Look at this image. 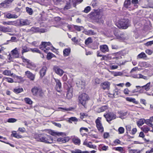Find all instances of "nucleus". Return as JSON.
<instances>
[{
    "mask_svg": "<svg viewBox=\"0 0 153 153\" xmlns=\"http://www.w3.org/2000/svg\"><path fill=\"white\" fill-rule=\"evenodd\" d=\"M38 141L46 143H53V138L51 136L45 134H40L38 135Z\"/></svg>",
    "mask_w": 153,
    "mask_h": 153,
    "instance_id": "nucleus-1",
    "label": "nucleus"
},
{
    "mask_svg": "<svg viewBox=\"0 0 153 153\" xmlns=\"http://www.w3.org/2000/svg\"><path fill=\"white\" fill-rule=\"evenodd\" d=\"M89 97L87 94L83 93L80 94L78 97L79 104L86 107V104L89 100Z\"/></svg>",
    "mask_w": 153,
    "mask_h": 153,
    "instance_id": "nucleus-2",
    "label": "nucleus"
},
{
    "mask_svg": "<svg viewBox=\"0 0 153 153\" xmlns=\"http://www.w3.org/2000/svg\"><path fill=\"white\" fill-rule=\"evenodd\" d=\"M129 22L127 19H121L117 23V27L120 28L126 29L129 26Z\"/></svg>",
    "mask_w": 153,
    "mask_h": 153,
    "instance_id": "nucleus-3",
    "label": "nucleus"
},
{
    "mask_svg": "<svg viewBox=\"0 0 153 153\" xmlns=\"http://www.w3.org/2000/svg\"><path fill=\"white\" fill-rule=\"evenodd\" d=\"M90 17L93 19L96 20L103 23V21H101V19L102 17L100 13L98 11L92 12L90 13Z\"/></svg>",
    "mask_w": 153,
    "mask_h": 153,
    "instance_id": "nucleus-4",
    "label": "nucleus"
},
{
    "mask_svg": "<svg viewBox=\"0 0 153 153\" xmlns=\"http://www.w3.org/2000/svg\"><path fill=\"white\" fill-rule=\"evenodd\" d=\"M31 92L33 95L41 97L43 94L42 89L39 87H34L32 89Z\"/></svg>",
    "mask_w": 153,
    "mask_h": 153,
    "instance_id": "nucleus-5",
    "label": "nucleus"
},
{
    "mask_svg": "<svg viewBox=\"0 0 153 153\" xmlns=\"http://www.w3.org/2000/svg\"><path fill=\"white\" fill-rule=\"evenodd\" d=\"M102 118L101 117H98L96 120L95 123L96 127L98 130L101 132H102L104 131V128L101 123Z\"/></svg>",
    "mask_w": 153,
    "mask_h": 153,
    "instance_id": "nucleus-6",
    "label": "nucleus"
},
{
    "mask_svg": "<svg viewBox=\"0 0 153 153\" xmlns=\"http://www.w3.org/2000/svg\"><path fill=\"white\" fill-rule=\"evenodd\" d=\"M51 46V47L52 48L53 50H56V49L54 48L52 45L51 43L50 42H42L41 44L39 46V48L42 50H44L45 52H46V50L45 49V48L47 47V46Z\"/></svg>",
    "mask_w": 153,
    "mask_h": 153,
    "instance_id": "nucleus-7",
    "label": "nucleus"
},
{
    "mask_svg": "<svg viewBox=\"0 0 153 153\" xmlns=\"http://www.w3.org/2000/svg\"><path fill=\"white\" fill-rule=\"evenodd\" d=\"M104 116L108 122L115 119L116 117L115 114L113 112H110L106 114H104Z\"/></svg>",
    "mask_w": 153,
    "mask_h": 153,
    "instance_id": "nucleus-8",
    "label": "nucleus"
},
{
    "mask_svg": "<svg viewBox=\"0 0 153 153\" xmlns=\"http://www.w3.org/2000/svg\"><path fill=\"white\" fill-rule=\"evenodd\" d=\"M14 0H5L0 4V7H3L7 8L11 4Z\"/></svg>",
    "mask_w": 153,
    "mask_h": 153,
    "instance_id": "nucleus-9",
    "label": "nucleus"
},
{
    "mask_svg": "<svg viewBox=\"0 0 153 153\" xmlns=\"http://www.w3.org/2000/svg\"><path fill=\"white\" fill-rule=\"evenodd\" d=\"M31 31L34 33H43L46 32L44 28H39L38 27H33L30 29Z\"/></svg>",
    "mask_w": 153,
    "mask_h": 153,
    "instance_id": "nucleus-10",
    "label": "nucleus"
},
{
    "mask_svg": "<svg viewBox=\"0 0 153 153\" xmlns=\"http://www.w3.org/2000/svg\"><path fill=\"white\" fill-rule=\"evenodd\" d=\"M22 60L23 62L27 63L28 68L32 69L36 67V65L33 63L31 62L29 60L23 58Z\"/></svg>",
    "mask_w": 153,
    "mask_h": 153,
    "instance_id": "nucleus-11",
    "label": "nucleus"
},
{
    "mask_svg": "<svg viewBox=\"0 0 153 153\" xmlns=\"http://www.w3.org/2000/svg\"><path fill=\"white\" fill-rule=\"evenodd\" d=\"M53 70L55 73L60 76H62L64 73V71L57 66H54Z\"/></svg>",
    "mask_w": 153,
    "mask_h": 153,
    "instance_id": "nucleus-12",
    "label": "nucleus"
},
{
    "mask_svg": "<svg viewBox=\"0 0 153 153\" xmlns=\"http://www.w3.org/2000/svg\"><path fill=\"white\" fill-rule=\"evenodd\" d=\"M19 50L18 48H16L11 51L10 54L15 57H18L19 54Z\"/></svg>",
    "mask_w": 153,
    "mask_h": 153,
    "instance_id": "nucleus-13",
    "label": "nucleus"
},
{
    "mask_svg": "<svg viewBox=\"0 0 153 153\" xmlns=\"http://www.w3.org/2000/svg\"><path fill=\"white\" fill-rule=\"evenodd\" d=\"M100 50L102 52L105 53L109 51V49L107 45H101L100 46Z\"/></svg>",
    "mask_w": 153,
    "mask_h": 153,
    "instance_id": "nucleus-14",
    "label": "nucleus"
},
{
    "mask_svg": "<svg viewBox=\"0 0 153 153\" xmlns=\"http://www.w3.org/2000/svg\"><path fill=\"white\" fill-rule=\"evenodd\" d=\"M110 83L108 81H105L101 83L100 86L104 90H108L110 88Z\"/></svg>",
    "mask_w": 153,
    "mask_h": 153,
    "instance_id": "nucleus-15",
    "label": "nucleus"
},
{
    "mask_svg": "<svg viewBox=\"0 0 153 153\" xmlns=\"http://www.w3.org/2000/svg\"><path fill=\"white\" fill-rule=\"evenodd\" d=\"M55 82L56 83V90L59 91L62 87V84L60 81L58 79L54 78Z\"/></svg>",
    "mask_w": 153,
    "mask_h": 153,
    "instance_id": "nucleus-16",
    "label": "nucleus"
},
{
    "mask_svg": "<svg viewBox=\"0 0 153 153\" xmlns=\"http://www.w3.org/2000/svg\"><path fill=\"white\" fill-rule=\"evenodd\" d=\"M64 3L65 5L64 7V10H66L70 9L71 7L70 0H65Z\"/></svg>",
    "mask_w": 153,
    "mask_h": 153,
    "instance_id": "nucleus-17",
    "label": "nucleus"
},
{
    "mask_svg": "<svg viewBox=\"0 0 153 153\" xmlns=\"http://www.w3.org/2000/svg\"><path fill=\"white\" fill-rule=\"evenodd\" d=\"M0 30L4 33L10 32L11 29L9 27H5L0 26Z\"/></svg>",
    "mask_w": 153,
    "mask_h": 153,
    "instance_id": "nucleus-18",
    "label": "nucleus"
},
{
    "mask_svg": "<svg viewBox=\"0 0 153 153\" xmlns=\"http://www.w3.org/2000/svg\"><path fill=\"white\" fill-rule=\"evenodd\" d=\"M77 86L78 87H80L81 86V88L84 87L85 84V82L84 81H82L79 79H78L76 82Z\"/></svg>",
    "mask_w": 153,
    "mask_h": 153,
    "instance_id": "nucleus-19",
    "label": "nucleus"
},
{
    "mask_svg": "<svg viewBox=\"0 0 153 153\" xmlns=\"http://www.w3.org/2000/svg\"><path fill=\"white\" fill-rule=\"evenodd\" d=\"M25 74L26 76L32 80H33L35 78V76L33 74L29 71H27L25 72Z\"/></svg>",
    "mask_w": 153,
    "mask_h": 153,
    "instance_id": "nucleus-20",
    "label": "nucleus"
},
{
    "mask_svg": "<svg viewBox=\"0 0 153 153\" xmlns=\"http://www.w3.org/2000/svg\"><path fill=\"white\" fill-rule=\"evenodd\" d=\"M150 83H151L150 82H149L147 83L146 85H144L143 86H136V87L137 88H144V89L146 91H148L150 89Z\"/></svg>",
    "mask_w": 153,
    "mask_h": 153,
    "instance_id": "nucleus-21",
    "label": "nucleus"
},
{
    "mask_svg": "<svg viewBox=\"0 0 153 153\" xmlns=\"http://www.w3.org/2000/svg\"><path fill=\"white\" fill-rule=\"evenodd\" d=\"M69 139L68 137H65L64 138H59L57 139L58 142L63 143H65L69 140Z\"/></svg>",
    "mask_w": 153,
    "mask_h": 153,
    "instance_id": "nucleus-22",
    "label": "nucleus"
},
{
    "mask_svg": "<svg viewBox=\"0 0 153 153\" xmlns=\"http://www.w3.org/2000/svg\"><path fill=\"white\" fill-rule=\"evenodd\" d=\"M73 88L72 87L68 88V89L67 93L66 94L67 97L69 99L71 98L72 97V92Z\"/></svg>",
    "mask_w": 153,
    "mask_h": 153,
    "instance_id": "nucleus-23",
    "label": "nucleus"
},
{
    "mask_svg": "<svg viewBox=\"0 0 153 153\" xmlns=\"http://www.w3.org/2000/svg\"><path fill=\"white\" fill-rule=\"evenodd\" d=\"M126 54V53L124 51L119 52L113 54V55H114L116 56V57H121L122 56H124Z\"/></svg>",
    "mask_w": 153,
    "mask_h": 153,
    "instance_id": "nucleus-24",
    "label": "nucleus"
},
{
    "mask_svg": "<svg viewBox=\"0 0 153 153\" xmlns=\"http://www.w3.org/2000/svg\"><path fill=\"white\" fill-rule=\"evenodd\" d=\"M47 69V67L45 66H44L40 70V76L42 77L44 76L45 75Z\"/></svg>",
    "mask_w": 153,
    "mask_h": 153,
    "instance_id": "nucleus-25",
    "label": "nucleus"
},
{
    "mask_svg": "<svg viewBox=\"0 0 153 153\" xmlns=\"http://www.w3.org/2000/svg\"><path fill=\"white\" fill-rule=\"evenodd\" d=\"M30 48H27L25 46H23L21 52L22 54L23 55L24 53L30 51Z\"/></svg>",
    "mask_w": 153,
    "mask_h": 153,
    "instance_id": "nucleus-26",
    "label": "nucleus"
},
{
    "mask_svg": "<svg viewBox=\"0 0 153 153\" xmlns=\"http://www.w3.org/2000/svg\"><path fill=\"white\" fill-rule=\"evenodd\" d=\"M6 17L7 18L9 19L11 18H17L18 16L15 14H11L10 13H8L6 15Z\"/></svg>",
    "mask_w": 153,
    "mask_h": 153,
    "instance_id": "nucleus-27",
    "label": "nucleus"
},
{
    "mask_svg": "<svg viewBox=\"0 0 153 153\" xmlns=\"http://www.w3.org/2000/svg\"><path fill=\"white\" fill-rule=\"evenodd\" d=\"M20 23L21 26L26 25H28V21L27 19H21L20 20Z\"/></svg>",
    "mask_w": 153,
    "mask_h": 153,
    "instance_id": "nucleus-28",
    "label": "nucleus"
},
{
    "mask_svg": "<svg viewBox=\"0 0 153 153\" xmlns=\"http://www.w3.org/2000/svg\"><path fill=\"white\" fill-rule=\"evenodd\" d=\"M50 134L52 135L56 136H60L62 135L63 134V132H55L52 131H51L50 132Z\"/></svg>",
    "mask_w": 153,
    "mask_h": 153,
    "instance_id": "nucleus-29",
    "label": "nucleus"
},
{
    "mask_svg": "<svg viewBox=\"0 0 153 153\" xmlns=\"http://www.w3.org/2000/svg\"><path fill=\"white\" fill-rule=\"evenodd\" d=\"M70 51L71 49L70 48H66L64 49L63 51L64 56H68L70 53Z\"/></svg>",
    "mask_w": 153,
    "mask_h": 153,
    "instance_id": "nucleus-30",
    "label": "nucleus"
},
{
    "mask_svg": "<svg viewBox=\"0 0 153 153\" xmlns=\"http://www.w3.org/2000/svg\"><path fill=\"white\" fill-rule=\"evenodd\" d=\"M71 153H88V151L82 152L80 150L78 149H76L74 150L71 151Z\"/></svg>",
    "mask_w": 153,
    "mask_h": 153,
    "instance_id": "nucleus-31",
    "label": "nucleus"
},
{
    "mask_svg": "<svg viewBox=\"0 0 153 153\" xmlns=\"http://www.w3.org/2000/svg\"><path fill=\"white\" fill-rule=\"evenodd\" d=\"M73 141L75 144L79 145L80 144V140L77 137H74L73 139Z\"/></svg>",
    "mask_w": 153,
    "mask_h": 153,
    "instance_id": "nucleus-32",
    "label": "nucleus"
},
{
    "mask_svg": "<svg viewBox=\"0 0 153 153\" xmlns=\"http://www.w3.org/2000/svg\"><path fill=\"white\" fill-rule=\"evenodd\" d=\"M126 100L127 101L130 102H132L136 104H137L138 103V102L136 101L135 99L134 98L127 97L126 98Z\"/></svg>",
    "mask_w": 153,
    "mask_h": 153,
    "instance_id": "nucleus-33",
    "label": "nucleus"
},
{
    "mask_svg": "<svg viewBox=\"0 0 153 153\" xmlns=\"http://www.w3.org/2000/svg\"><path fill=\"white\" fill-rule=\"evenodd\" d=\"M11 135L17 138H20L22 137V136L19 134L17 133L15 131H13L12 132Z\"/></svg>",
    "mask_w": 153,
    "mask_h": 153,
    "instance_id": "nucleus-34",
    "label": "nucleus"
},
{
    "mask_svg": "<svg viewBox=\"0 0 153 153\" xmlns=\"http://www.w3.org/2000/svg\"><path fill=\"white\" fill-rule=\"evenodd\" d=\"M4 81H5L9 83H12L13 82V79L9 77H4L2 79V81L4 82Z\"/></svg>",
    "mask_w": 153,
    "mask_h": 153,
    "instance_id": "nucleus-35",
    "label": "nucleus"
},
{
    "mask_svg": "<svg viewBox=\"0 0 153 153\" xmlns=\"http://www.w3.org/2000/svg\"><path fill=\"white\" fill-rule=\"evenodd\" d=\"M141 129L145 133H147L150 131L149 128L147 126H143L141 128Z\"/></svg>",
    "mask_w": 153,
    "mask_h": 153,
    "instance_id": "nucleus-36",
    "label": "nucleus"
},
{
    "mask_svg": "<svg viewBox=\"0 0 153 153\" xmlns=\"http://www.w3.org/2000/svg\"><path fill=\"white\" fill-rule=\"evenodd\" d=\"M3 74L4 75L8 76H11L13 74H11L10 71L8 70H5L3 72Z\"/></svg>",
    "mask_w": 153,
    "mask_h": 153,
    "instance_id": "nucleus-37",
    "label": "nucleus"
},
{
    "mask_svg": "<svg viewBox=\"0 0 153 153\" xmlns=\"http://www.w3.org/2000/svg\"><path fill=\"white\" fill-rule=\"evenodd\" d=\"M25 102L29 105H31L33 103V101L29 98H25L24 99Z\"/></svg>",
    "mask_w": 153,
    "mask_h": 153,
    "instance_id": "nucleus-38",
    "label": "nucleus"
},
{
    "mask_svg": "<svg viewBox=\"0 0 153 153\" xmlns=\"http://www.w3.org/2000/svg\"><path fill=\"white\" fill-rule=\"evenodd\" d=\"M145 120L144 119H140L137 122V125L138 126H140L143 125L145 123Z\"/></svg>",
    "mask_w": 153,
    "mask_h": 153,
    "instance_id": "nucleus-39",
    "label": "nucleus"
},
{
    "mask_svg": "<svg viewBox=\"0 0 153 153\" xmlns=\"http://www.w3.org/2000/svg\"><path fill=\"white\" fill-rule=\"evenodd\" d=\"M130 4L131 2L130 0H125L124 3V5L125 7L127 8Z\"/></svg>",
    "mask_w": 153,
    "mask_h": 153,
    "instance_id": "nucleus-40",
    "label": "nucleus"
},
{
    "mask_svg": "<svg viewBox=\"0 0 153 153\" xmlns=\"http://www.w3.org/2000/svg\"><path fill=\"white\" fill-rule=\"evenodd\" d=\"M23 90L22 88H18L14 89V91L16 94H18L23 91Z\"/></svg>",
    "mask_w": 153,
    "mask_h": 153,
    "instance_id": "nucleus-41",
    "label": "nucleus"
},
{
    "mask_svg": "<svg viewBox=\"0 0 153 153\" xmlns=\"http://www.w3.org/2000/svg\"><path fill=\"white\" fill-rule=\"evenodd\" d=\"M109 71L110 72H111L110 71ZM111 72L112 73V74L114 76H121L123 75V73L120 72Z\"/></svg>",
    "mask_w": 153,
    "mask_h": 153,
    "instance_id": "nucleus-42",
    "label": "nucleus"
},
{
    "mask_svg": "<svg viewBox=\"0 0 153 153\" xmlns=\"http://www.w3.org/2000/svg\"><path fill=\"white\" fill-rule=\"evenodd\" d=\"M92 42V40L91 38L89 37L86 39L85 41V44L86 45L91 43Z\"/></svg>",
    "mask_w": 153,
    "mask_h": 153,
    "instance_id": "nucleus-43",
    "label": "nucleus"
},
{
    "mask_svg": "<svg viewBox=\"0 0 153 153\" xmlns=\"http://www.w3.org/2000/svg\"><path fill=\"white\" fill-rule=\"evenodd\" d=\"M140 151L137 149H130L129 150V153H140Z\"/></svg>",
    "mask_w": 153,
    "mask_h": 153,
    "instance_id": "nucleus-44",
    "label": "nucleus"
},
{
    "mask_svg": "<svg viewBox=\"0 0 153 153\" xmlns=\"http://www.w3.org/2000/svg\"><path fill=\"white\" fill-rule=\"evenodd\" d=\"M145 123L149 125V126L151 127L152 128H153V125L151 122L150 121L149 119L145 120Z\"/></svg>",
    "mask_w": 153,
    "mask_h": 153,
    "instance_id": "nucleus-45",
    "label": "nucleus"
},
{
    "mask_svg": "<svg viewBox=\"0 0 153 153\" xmlns=\"http://www.w3.org/2000/svg\"><path fill=\"white\" fill-rule=\"evenodd\" d=\"M26 12L28 13L30 15H32L33 14V11L32 9L28 7H26Z\"/></svg>",
    "mask_w": 153,
    "mask_h": 153,
    "instance_id": "nucleus-46",
    "label": "nucleus"
},
{
    "mask_svg": "<svg viewBox=\"0 0 153 153\" xmlns=\"http://www.w3.org/2000/svg\"><path fill=\"white\" fill-rule=\"evenodd\" d=\"M87 147L94 149H96V146L92 144L91 143V142L88 143Z\"/></svg>",
    "mask_w": 153,
    "mask_h": 153,
    "instance_id": "nucleus-47",
    "label": "nucleus"
},
{
    "mask_svg": "<svg viewBox=\"0 0 153 153\" xmlns=\"http://www.w3.org/2000/svg\"><path fill=\"white\" fill-rule=\"evenodd\" d=\"M17 120L13 118H10L8 119L7 122L10 123H13L16 122Z\"/></svg>",
    "mask_w": 153,
    "mask_h": 153,
    "instance_id": "nucleus-48",
    "label": "nucleus"
},
{
    "mask_svg": "<svg viewBox=\"0 0 153 153\" xmlns=\"http://www.w3.org/2000/svg\"><path fill=\"white\" fill-rule=\"evenodd\" d=\"M126 133H128V132L130 133L131 128V126L130 125H127L126 126Z\"/></svg>",
    "mask_w": 153,
    "mask_h": 153,
    "instance_id": "nucleus-49",
    "label": "nucleus"
},
{
    "mask_svg": "<svg viewBox=\"0 0 153 153\" xmlns=\"http://www.w3.org/2000/svg\"><path fill=\"white\" fill-rule=\"evenodd\" d=\"M115 150L116 151H118L122 153H124V150L123 148L122 147H117L115 148Z\"/></svg>",
    "mask_w": 153,
    "mask_h": 153,
    "instance_id": "nucleus-50",
    "label": "nucleus"
},
{
    "mask_svg": "<svg viewBox=\"0 0 153 153\" xmlns=\"http://www.w3.org/2000/svg\"><path fill=\"white\" fill-rule=\"evenodd\" d=\"M78 119L75 117H71L69 119V122L71 123V121L77 122Z\"/></svg>",
    "mask_w": 153,
    "mask_h": 153,
    "instance_id": "nucleus-51",
    "label": "nucleus"
},
{
    "mask_svg": "<svg viewBox=\"0 0 153 153\" xmlns=\"http://www.w3.org/2000/svg\"><path fill=\"white\" fill-rule=\"evenodd\" d=\"M108 66L110 67L111 70H114L117 69L118 68V66L116 65H112L111 64H109Z\"/></svg>",
    "mask_w": 153,
    "mask_h": 153,
    "instance_id": "nucleus-52",
    "label": "nucleus"
},
{
    "mask_svg": "<svg viewBox=\"0 0 153 153\" xmlns=\"http://www.w3.org/2000/svg\"><path fill=\"white\" fill-rule=\"evenodd\" d=\"M30 51H31L33 52H36L39 53H40V51L37 48H34L33 49L30 48Z\"/></svg>",
    "mask_w": 153,
    "mask_h": 153,
    "instance_id": "nucleus-53",
    "label": "nucleus"
},
{
    "mask_svg": "<svg viewBox=\"0 0 153 153\" xmlns=\"http://www.w3.org/2000/svg\"><path fill=\"white\" fill-rule=\"evenodd\" d=\"M118 131L119 134H123L124 133V129L123 127H121L119 128Z\"/></svg>",
    "mask_w": 153,
    "mask_h": 153,
    "instance_id": "nucleus-54",
    "label": "nucleus"
},
{
    "mask_svg": "<svg viewBox=\"0 0 153 153\" xmlns=\"http://www.w3.org/2000/svg\"><path fill=\"white\" fill-rule=\"evenodd\" d=\"M91 9V7L90 6H87L85 8L84 12L85 13H88L90 11Z\"/></svg>",
    "mask_w": 153,
    "mask_h": 153,
    "instance_id": "nucleus-55",
    "label": "nucleus"
},
{
    "mask_svg": "<svg viewBox=\"0 0 153 153\" xmlns=\"http://www.w3.org/2000/svg\"><path fill=\"white\" fill-rule=\"evenodd\" d=\"M146 56L145 53L142 52L138 55L137 57H146Z\"/></svg>",
    "mask_w": 153,
    "mask_h": 153,
    "instance_id": "nucleus-56",
    "label": "nucleus"
},
{
    "mask_svg": "<svg viewBox=\"0 0 153 153\" xmlns=\"http://www.w3.org/2000/svg\"><path fill=\"white\" fill-rule=\"evenodd\" d=\"M3 24L4 25H13V22L10 21L8 22H3Z\"/></svg>",
    "mask_w": 153,
    "mask_h": 153,
    "instance_id": "nucleus-57",
    "label": "nucleus"
},
{
    "mask_svg": "<svg viewBox=\"0 0 153 153\" xmlns=\"http://www.w3.org/2000/svg\"><path fill=\"white\" fill-rule=\"evenodd\" d=\"M55 56V55L52 53L49 52L48 53L47 57H54Z\"/></svg>",
    "mask_w": 153,
    "mask_h": 153,
    "instance_id": "nucleus-58",
    "label": "nucleus"
},
{
    "mask_svg": "<svg viewBox=\"0 0 153 153\" xmlns=\"http://www.w3.org/2000/svg\"><path fill=\"white\" fill-rule=\"evenodd\" d=\"M84 130L85 131H86V132H88V128H84L83 127H81L80 129V132L81 133H82V130Z\"/></svg>",
    "mask_w": 153,
    "mask_h": 153,
    "instance_id": "nucleus-59",
    "label": "nucleus"
},
{
    "mask_svg": "<svg viewBox=\"0 0 153 153\" xmlns=\"http://www.w3.org/2000/svg\"><path fill=\"white\" fill-rule=\"evenodd\" d=\"M130 91L128 88L125 89L123 91V92L125 94H128Z\"/></svg>",
    "mask_w": 153,
    "mask_h": 153,
    "instance_id": "nucleus-60",
    "label": "nucleus"
},
{
    "mask_svg": "<svg viewBox=\"0 0 153 153\" xmlns=\"http://www.w3.org/2000/svg\"><path fill=\"white\" fill-rule=\"evenodd\" d=\"M82 27H80L77 26H74V28L76 30L79 31L81 30V28Z\"/></svg>",
    "mask_w": 153,
    "mask_h": 153,
    "instance_id": "nucleus-61",
    "label": "nucleus"
},
{
    "mask_svg": "<svg viewBox=\"0 0 153 153\" xmlns=\"http://www.w3.org/2000/svg\"><path fill=\"white\" fill-rule=\"evenodd\" d=\"M108 146H103L101 147V149L103 151H106L108 149Z\"/></svg>",
    "mask_w": 153,
    "mask_h": 153,
    "instance_id": "nucleus-62",
    "label": "nucleus"
},
{
    "mask_svg": "<svg viewBox=\"0 0 153 153\" xmlns=\"http://www.w3.org/2000/svg\"><path fill=\"white\" fill-rule=\"evenodd\" d=\"M71 40L74 42L76 44H77L79 42V41L77 39H76V38L75 37L72 38Z\"/></svg>",
    "mask_w": 153,
    "mask_h": 153,
    "instance_id": "nucleus-63",
    "label": "nucleus"
},
{
    "mask_svg": "<svg viewBox=\"0 0 153 153\" xmlns=\"http://www.w3.org/2000/svg\"><path fill=\"white\" fill-rule=\"evenodd\" d=\"M153 44V40L147 42L145 44V45L147 46H151Z\"/></svg>",
    "mask_w": 153,
    "mask_h": 153,
    "instance_id": "nucleus-64",
    "label": "nucleus"
}]
</instances>
